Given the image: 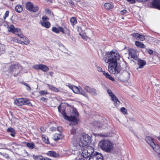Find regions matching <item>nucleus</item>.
Wrapping results in <instances>:
<instances>
[{"instance_id": "c756f323", "label": "nucleus", "mask_w": 160, "mask_h": 160, "mask_svg": "<svg viewBox=\"0 0 160 160\" xmlns=\"http://www.w3.org/2000/svg\"><path fill=\"white\" fill-rule=\"evenodd\" d=\"M27 146L31 149H32L35 148V145L33 143L28 142L26 144Z\"/></svg>"}, {"instance_id": "412c9836", "label": "nucleus", "mask_w": 160, "mask_h": 160, "mask_svg": "<svg viewBox=\"0 0 160 160\" xmlns=\"http://www.w3.org/2000/svg\"><path fill=\"white\" fill-rule=\"evenodd\" d=\"M63 136L61 134L56 133L54 134L53 136V139L57 141L58 140L62 139L63 138Z\"/></svg>"}, {"instance_id": "9b49d317", "label": "nucleus", "mask_w": 160, "mask_h": 160, "mask_svg": "<svg viewBox=\"0 0 160 160\" xmlns=\"http://www.w3.org/2000/svg\"><path fill=\"white\" fill-rule=\"evenodd\" d=\"M84 89L88 93L90 94L92 96H96L98 94V92L95 88H91L88 86H85L83 87Z\"/></svg>"}, {"instance_id": "6e6552de", "label": "nucleus", "mask_w": 160, "mask_h": 160, "mask_svg": "<svg viewBox=\"0 0 160 160\" xmlns=\"http://www.w3.org/2000/svg\"><path fill=\"white\" fill-rule=\"evenodd\" d=\"M25 6L27 10L33 12H37L39 9V8L38 6L33 5V3L30 2H26Z\"/></svg>"}, {"instance_id": "58836bf2", "label": "nucleus", "mask_w": 160, "mask_h": 160, "mask_svg": "<svg viewBox=\"0 0 160 160\" xmlns=\"http://www.w3.org/2000/svg\"><path fill=\"white\" fill-rule=\"evenodd\" d=\"M52 30L53 32L58 33H59L58 28H57L55 27H53L52 28Z\"/></svg>"}, {"instance_id": "f257e3e1", "label": "nucleus", "mask_w": 160, "mask_h": 160, "mask_svg": "<svg viewBox=\"0 0 160 160\" xmlns=\"http://www.w3.org/2000/svg\"><path fill=\"white\" fill-rule=\"evenodd\" d=\"M90 137L86 134H82L75 140L70 145V148L72 151L71 157L73 160H76L79 154L78 149L80 147H83L87 145L90 141Z\"/></svg>"}, {"instance_id": "49530a36", "label": "nucleus", "mask_w": 160, "mask_h": 160, "mask_svg": "<svg viewBox=\"0 0 160 160\" xmlns=\"http://www.w3.org/2000/svg\"><path fill=\"white\" fill-rule=\"evenodd\" d=\"M146 50L148 53L150 55H152L153 53V51L151 49H147Z\"/></svg>"}, {"instance_id": "dca6fc26", "label": "nucleus", "mask_w": 160, "mask_h": 160, "mask_svg": "<svg viewBox=\"0 0 160 160\" xmlns=\"http://www.w3.org/2000/svg\"><path fill=\"white\" fill-rule=\"evenodd\" d=\"M32 157L34 160H51V159L46 157H43L42 156H36L33 155Z\"/></svg>"}, {"instance_id": "603ef678", "label": "nucleus", "mask_w": 160, "mask_h": 160, "mask_svg": "<svg viewBox=\"0 0 160 160\" xmlns=\"http://www.w3.org/2000/svg\"><path fill=\"white\" fill-rule=\"evenodd\" d=\"M47 85L48 86V87H49V88L52 91L54 88V87L52 86V85H49V84H47Z\"/></svg>"}, {"instance_id": "ea45409f", "label": "nucleus", "mask_w": 160, "mask_h": 160, "mask_svg": "<svg viewBox=\"0 0 160 160\" xmlns=\"http://www.w3.org/2000/svg\"><path fill=\"white\" fill-rule=\"evenodd\" d=\"M15 28L13 25H11L8 28V31L12 32L14 31Z\"/></svg>"}, {"instance_id": "1a4fd4ad", "label": "nucleus", "mask_w": 160, "mask_h": 160, "mask_svg": "<svg viewBox=\"0 0 160 160\" xmlns=\"http://www.w3.org/2000/svg\"><path fill=\"white\" fill-rule=\"evenodd\" d=\"M14 103L18 106H21L23 105H29L31 104L28 100L24 98L16 99L14 100Z\"/></svg>"}, {"instance_id": "a18cd8bd", "label": "nucleus", "mask_w": 160, "mask_h": 160, "mask_svg": "<svg viewBox=\"0 0 160 160\" xmlns=\"http://www.w3.org/2000/svg\"><path fill=\"white\" fill-rule=\"evenodd\" d=\"M9 13V12L8 11H7L5 13L4 15V16L3 17L4 19H5L6 18L8 17Z\"/></svg>"}, {"instance_id": "052dcab7", "label": "nucleus", "mask_w": 160, "mask_h": 160, "mask_svg": "<svg viewBox=\"0 0 160 160\" xmlns=\"http://www.w3.org/2000/svg\"><path fill=\"white\" fill-rule=\"evenodd\" d=\"M61 105L60 104L59 105L58 107V111L60 112H61Z\"/></svg>"}, {"instance_id": "4468645a", "label": "nucleus", "mask_w": 160, "mask_h": 160, "mask_svg": "<svg viewBox=\"0 0 160 160\" xmlns=\"http://www.w3.org/2000/svg\"><path fill=\"white\" fill-rule=\"evenodd\" d=\"M19 66L18 64L12 65L9 66V70L11 72L16 71L18 69Z\"/></svg>"}, {"instance_id": "c03bdc74", "label": "nucleus", "mask_w": 160, "mask_h": 160, "mask_svg": "<svg viewBox=\"0 0 160 160\" xmlns=\"http://www.w3.org/2000/svg\"><path fill=\"white\" fill-rule=\"evenodd\" d=\"M42 22H46L47 20H48V18L46 16H44L42 18Z\"/></svg>"}, {"instance_id": "338daca9", "label": "nucleus", "mask_w": 160, "mask_h": 160, "mask_svg": "<svg viewBox=\"0 0 160 160\" xmlns=\"http://www.w3.org/2000/svg\"><path fill=\"white\" fill-rule=\"evenodd\" d=\"M49 74H50V75L51 76H52V75L53 74V72H49Z\"/></svg>"}, {"instance_id": "2eb2a0df", "label": "nucleus", "mask_w": 160, "mask_h": 160, "mask_svg": "<svg viewBox=\"0 0 160 160\" xmlns=\"http://www.w3.org/2000/svg\"><path fill=\"white\" fill-rule=\"evenodd\" d=\"M153 150L156 152L158 154L160 157V147L158 144H156L155 143L151 146Z\"/></svg>"}, {"instance_id": "c9c22d12", "label": "nucleus", "mask_w": 160, "mask_h": 160, "mask_svg": "<svg viewBox=\"0 0 160 160\" xmlns=\"http://www.w3.org/2000/svg\"><path fill=\"white\" fill-rule=\"evenodd\" d=\"M12 32L15 34L17 35L20 38L22 37L23 36V34L21 33V32H17L16 31H14Z\"/></svg>"}, {"instance_id": "4c0bfd02", "label": "nucleus", "mask_w": 160, "mask_h": 160, "mask_svg": "<svg viewBox=\"0 0 160 160\" xmlns=\"http://www.w3.org/2000/svg\"><path fill=\"white\" fill-rule=\"evenodd\" d=\"M121 112L123 113V114H127V109L124 107L120 109Z\"/></svg>"}, {"instance_id": "69168bd1", "label": "nucleus", "mask_w": 160, "mask_h": 160, "mask_svg": "<svg viewBox=\"0 0 160 160\" xmlns=\"http://www.w3.org/2000/svg\"><path fill=\"white\" fill-rule=\"evenodd\" d=\"M46 100V99L45 98H44V97H42V98H41L40 99V100H42V101L43 102H44Z\"/></svg>"}, {"instance_id": "f8f14e48", "label": "nucleus", "mask_w": 160, "mask_h": 160, "mask_svg": "<svg viewBox=\"0 0 160 160\" xmlns=\"http://www.w3.org/2000/svg\"><path fill=\"white\" fill-rule=\"evenodd\" d=\"M150 7L160 10V0H153L150 3Z\"/></svg>"}, {"instance_id": "6ab92c4d", "label": "nucleus", "mask_w": 160, "mask_h": 160, "mask_svg": "<svg viewBox=\"0 0 160 160\" xmlns=\"http://www.w3.org/2000/svg\"><path fill=\"white\" fill-rule=\"evenodd\" d=\"M145 140L147 143L151 146L153 144L155 143L153 141V139L152 137L149 136H147L146 137Z\"/></svg>"}, {"instance_id": "f03ea898", "label": "nucleus", "mask_w": 160, "mask_h": 160, "mask_svg": "<svg viewBox=\"0 0 160 160\" xmlns=\"http://www.w3.org/2000/svg\"><path fill=\"white\" fill-rule=\"evenodd\" d=\"M121 57L116 51L112 50L107 53L104 58L103 59L106 63L120 62Z\"/></svg>"}, {"instance_id": "3c124183", "label": "nucleus", "mask_w": 160, "mask_h": 160, "mask_svg": "<svg viewBox=\"0 0 160 160\" xmlns=\"http://www.w3.org/2000/svg\"><path fill=\"white\" fill-rule=\"evenodd\" d=\"M97 69L98 72H102L103 73V72L102 68L100 67H97Z\"/></svg>"}, {"instance_id": "7c9ffc66", "label": "nucleus", "mask_w": 160, "mask_h": 160, "mask_svg": "<svg viewBox=\"0 0 160 160\" xmlns=\"http://www.w3.org/2000/svg\"><path fill=\"white\" fill-rule=\"evenodd\" d=\"M70 22L71 24L73 25L77 23V21L75 18L72 17L70 19Z\"/></svg>"}, {"instance_id": "774afa93", "label": "nucleus", "mask_w": 160, "mask_h": 160, "mask_svg": "<svg viewBox=\"0 0 160 160\" xmlns=\"http://www.w3.org/2000/svg\"><path fill=\"white\" fill-rule=\"evenodd\" d=\"M46 12L47 13H50V11L48 9L46 10Z\"/></svg>"}, {"instance_id": "2f4dec72", "label": "nucleus", "mask_w": 160, "mask_h": 160, "mask_svg": "<svg viewBox=\"0 0 160 160\" xmlns=\"http://www.w3.org/2000/svg\"><path fill=\"white\" fill-rule=\"evenodd\" d=\"M76 127L75 126L72 127V129L70 130V133L72 134H75L76 133Z\"/></svg>"}, {"instance_id": "8fccbe9b", "label": "nucleus", "mask_w": 160, "mask_h": 160, "mask_svg": "<svg viewBox=\"0 0 160 160\" xmlns=\"http://www.w3.org/2000/svg\"><path fill=\"white\" fill-rule=\"evenodd\" d=\"M127 12V10L125 9H124L121 11L120 13L122 15H124Z\"/></svg>"}, {"instance_id": "e433bc0d", "label": "nucleus", "mask_w": 160, "mask_h": 160, "mask_svg": "<svg viewBox=\"0 0 160 160\" xmlns=\"http://www.w3.org/2000/svg\"><path fill=\"white\" fill-rule=\"evenodd\" d=\"M146 65V61L145 60L141 59V68H142L143 66Z\"/></svg>"}, {"instance_id": "f704fd0d", "label": "nucleus", "mask_w": 160, "mask_h": 160, "mask_svg": "<svg viewBox=\"0 0 160 160\" xmlns=\"http://www.w3.org/2000/svg\"><path fill=\"white\" fill-rule=\"evenodd\" d=\"M79 34L81 36L82 38L85 40L87 41L89 39V38L87 36H86L85 34H81V33H79Z\"/></svg>"}, {"instance_id": "4d7b16f0", "label": "nucleus", "mask_w": 160, "mask_h": 160, "mask_svg": "<svg viewBox=\"0 0 160 160\" xmlns=\"http://www.w3.org/2000/svg\"><path fill=\"white\" fill-rule=\"evenodd\" d=\"M17 40L18 42V43L21 44H24L23 43V41H22V39H21V40H18L17 39Z\"/></svg>"}, {"instance_id": "864d4df0", "label": "nucleus", "mask_w": 160, "mask_h": 160, "mask_svg": "<svg viewBox=\"0 0 160 160\" xmlns=\"http://www.w3.org/2000/svg\"><path fill=\"white\" fill-rule=\"evenodd\" d=\"M135 44L136 46L138 47H140V42L138 41H135Z\"/></svg>"}, {"instance_id": "39448f33", "label": "nucleus", "mask_w": 160, "mask_h": 160, "mask_svg": "<svg viewBox=\"0 0 160 160\" xmlns=\"http://www.w3.org/2000/svg\"><path fill=\"white\" fill-rule=\"evenodd\" d=\"M99 144L101 148L107 152H110L113 148V144L108 140L104 139L101 141Z\"/></svg>"}, {"instance_id": "bb28decb", "label": "nucleus", "mask_w": 160, "mask_h": 160, "mask_svg": "<svg viewBox=\"0 0 160 160\" xmlns=\"http://www.w3.org/2000/svg\"><path fill=\"white\" fill-rule=\"evenodd\" d=\"M105 8L106 9H110L113 8V5L112 4L109 3H106L104 5Z\"/></svg>"}, {"instance_id": "6e6d98bb", "label": "nucleus", "mask_w": 160, "mask_h": 160, "mask_svg": "<svg viewBox=\"0 0 160 160\" xmlns=\"http://www.w3.org/2000/svg\"><path fill=\"white\" fill-rule=\"evenodd\" d=\"M40 130L42 132H44L46 130V129L44 127H42L40 128Z\"/></svg>"}, {"instance_id": "393cba45", "label": "nucleus", "mask_w": 160, "mask_h": 160, "mask_svg": "<svg viewBox=\"0 0 160 160\" xmlns=\"http://www.w3.org/2000/svg\"><path fill=\"white\" fill-rule=\"evenodd\" d=\"M20 37L22 41H23L24 44L27 45L29 43V41L26 37L23 35V36Z\"/></svg>"}, {"instance_id": "20e7f679", "label": "nucleus", "mask_w": 160, "mask_h": 160, "mask_svg": "<svg viewBox=\"0 0 160 160\" xmlns=\"http://www.w3.org/2000/svg\"><path fill=\"white\" fill-rule=\"evenodd\" d=\"M120 62L109 63L108 65V70L111 73L114 74L116 77L120 73L121 69L120 67Z\"/></svg>"}, {"instance_id": "b1692460", "label": "nucleus", "mask_w": 160, "mask_h": 160, "mask_svg": "<svg viewBox=\"0 0 160 160\" xmlns=\"http://www.w3.org/2000/svg\"><path fill=\"white\" fill-rule=\"evenodd\" d=\"M43 72H47L49 70V68L46 66L42 64H40V69Z\"/></svg>"}, {"instance_id": "423d86ee", "label": "nucleus", "mask_w": 160, "mask_h": 160, "mask_svg": "<svg viewBox=\"0 0 160 160\" xmlns=\"http://www.w3.org/2000/svg\"><path fill=\"white\" fill-rule=\"evenodd\" d=\"M67 86L72 89L74 93L82 95L86 98H88V94L81 87H77L70 84H68Z\"/></svg>"}, {"instance_id": "5fc2aeb1", "label": "nucleus", "mask_w": 160, "mask_h": 160, "mask_svg": "<svg viewBox=\"0 0 160 160\" xmlns=\"http://www.w3.org/2000/svg\"><path fill=\"white\" fill-rule=\"evenodd\" d=\"M145 39V36L141 34V41H143Z\"/></svg>"}, {"instance_id": "e2e57ef3", "label": "nucleus", "mask_w": 160, "mask_h": 160, "mask_svg": "<svg viewBox=\"0 0 160 160\" xmlns=\"http://www.w3.org/2000/svg\"><path fill=\"white\" fill-rule=\"evenodd\" d=\"M53 91H54L56 92H58L59 91L58 89L57 88L54 87L53 88V89L52 90Z\"/></svg>"}, {"instance_id": "7ed1b4c3", "label": "nucleus", "mask_w": 160, "mask_h": 160, "mask_svg": "<svg viewBox=\"0 0 160 160\" xmlns=\"http://www.w3.org/2000/svg\"><path fill=\"white\" fill-rule=\"evenodd\" d=\"M86 149L90 156L88 160H103L102 155L98 152H95L92 147H88Z\"/></svg>"}, {"instance_id": "ddd939ff", "label": "nucleus", "mask_w": 160, "mask_h": 160, "mask_svg": "<svg viewBox=\"0 0 160 160\" xmlns=\"http://www.w3.org/2000/svg\"><path fill=\"white\" fill-rule=\"evenodd\" d=\"M82 155L84 158H80L79 160H88L87 158L90 156L86 149H85L82 151ZM70 157L72 159V160H73V158H71V156Z\"/></svg>"}, {"instance_id": "79ce46f5", "label": "nucleus", "mask_w": 160, "mask_h": 160, "mask_svg": "<svg viewBox=\"0 0 160 160\" xmlns=\"http://www.w3.org/2000/svg\"><path fill=\"white\" fill-rule=\"evenodd\" d=\"M40 66V64L35 65L33 66V68L36 70H39Z\"/></svg>"}, {"instance_id": "9d476101", "label": "nucleus", "mask_w": 160, "mask_h": 160, "mask_svg": "<svg viewBox=\"0 0 160 160\" xmlns=\"http://www.w3.org/2000/svg\"><path fill=\"white\" fill-rule=\"evenodd\" d=\"M75 115L74 116H68L66 114L64 110H63L62 112V114L64 117V118L67 120L71 121L73 122H77V119L76 117L78 116V112L75 111H73Z\"/></svg>"}, {"instance_id": "aec40b11", "label": "nucleus", "mask_w": 160, "mask_h": 160, "mask_svg": "<svg viewBox=\"0 0 160 160\" xmlns=\"http://www.w3.org/2000/svg\"><path fill=\"white\" fill-rule=\"evenodd\" d=\"M111 98L112 100L114 102V104L116 106H118L120 102L115 95H114V96L112 97Z\"/></svg>"}, {"instance_id": "c85d7f7f", "label": "nucleus", "mask_w": 160, "mask_h": 160, "mask_svg": "<svg viewBox=\"0 0 160 160\" xmlns=\"http://www.w3.org/2000/svg\"><path fill=\"white\" fill-rule=\"evenodd\" d=\"M133 39L139 40L140 39V34L138 33H134L132 34Z\"/></svg>"}, {"instance_id": "0eeeda50", "label": "nucleus", "mask_w": 160, "mask_h": 160, "mask_svg": "<svg viewBox=\"0 0 160 160\" xmlns=\"http://www.w3.org/2000/svg\"><path fill=\"white\" fill-rule=\"evenodd\" d=\"M130 71L128 70H121L120 73L117 75V78L122 82H124L128 80L130 78Z\"/></svg>"}, {"instance_id": "de8ad7c7", "label": "nucleus", "mask_w": 160, "mask_h": 160, "mask_svg": "<svg viewBox=\"0 0 160 160\" xmlns=\"http://www.w3.org/2000/svg\"><path fill=\"white\" fill-rule=\"evenodd\" d=\"M58 31L59 32L60 31L63 33H64V30L63 28L61 27H59L58 28Z\"/></svg>"}, {"instance_id": "72a5a7b5", "label": "nucleus", "mask_w": 160, "mask_h": 160, "mask_svg": "<svg viewBox=\"0 0 160 160\" xmlns=\"http://www.w3.org/2000/svg\"><path fill=\"white\" fill-rule=\"evenodd\" d=\"M39 93L41 96H42L47 94L48 92L46 91L42 90L39 92Z\"/></svg>"}, {"instance_id": "bf43d9fd", "label": "nucleus", "mask_w": 160, "mask_h": 160, "mask_svg": "<svg viewBox=\"0 0 160 160\" xmlns=\"http://www.w3.org/2000/svg\"><path fill=\"white\" fill-rule=\"evenodd\" d=\"M145 48V45L142 43L141 42V48Z\"/></svg>"}, {"instance_id": "cd10ccee", "label": "nucleus", "mask_w": 160, "mask_h": 160, "mask_svg": "<svg viewBox=\"0 0 160 160\" xmlns=\"http://www.w3.org/2000/svg\"><path fill=\"white\" fill-rule=\"evenodd\" d=\"M41 24L42 26L47 28H48L50 26V24L48 22H42V21H41Z\"/></svg>"}, {"instance_id": "09e8293b", "label": "nucleus", "mask_w": 160, "mask_h": 160, "mask_svg": "<svg viewBox=\"0 0 160 160\" xmlns=\"http://www.w3.org/2000/svg\"><path fill=\"white\" fill-rule=\"evenodd\" d=\"M127 1L132 3H134L135 2V0H127ZM137 1L139 2L140 0H136Z\"/></svg>"}, {"instance_id": "13d9d810", "label": "nucleus", "mask_w": 160, "mask_h": 160, "mask_svg": "<svg viewBox=\"0 0 160 160\" xmlns=\"http://www.w3.org/2000/svg\"><path fill=\"white\" fill-rule=\"evenodd\" d=\"M50 129L51 131H55L56 130V128L55 127H51L50 128Z\"/></svg>"}, {"instance_id": "473e14b6", "label": "nucleus", "mask_w": 160, "mask_h": 160, "mask_svg": "<svg viewBox=\"0 0 160 160\" xmlns=\"http://www.w3.org/2000/svg\"><path fill=\"white\" fill-rule=\"evenodd\" d=\"M42 140L46 143L48 144L49 143V141L48 140V138L47 137H44L42 136Z\"/></svg>"}, {"instance_id": "a211bd4d", "label": "nucleus", "mask_w": 160, "mask_h": 160, "mask_svg": "<svg viewBox=\"0 0 160 160\" xmlns=\"http://www.w3.org/2000/svg\"><path fill=\"white\" fill-rule=\"evenodd\" d=\"M129 54L132 58H133L134 60H136L138 58V57L136 55L134 49H130L129 50Z\"/></svg>"}, {"instance_id": "f3484780", "label": "nucleus", "mask_w": 160, "mask_h": 160, "mask_svg": "<svg viewBox=\"0 0 160 160\" xmlns=\"http://www.w3.org/2000/svg\"><path fill=\"white\" fill-rule=\"evenodd\" d=\"M47 154L48 156L52 157L54 158L58 157L59 155L58 153L53 151H49L47 153Z\"/></svg>"}, {"instance_id": "4be33fe9", "label": "nucleus", "mask_w": 160, "mask_h": 160, "mask_svg": "<svg viewBox=\"0 0 160 160\" xmlns=\"http://www.w3.org/2000/svg\"><path fill=\"white\" fill-rule=\"evenodd\" d=\"M103 74L106 78L111 80L113 81H115L114 79L108 72H105V71H103Z\"/></svg>"}, {"instance_id": "a878e982", "label": "nucleus", "mask_w": 160, "mask_h": 160, "mask_svg": "<svg viewBox=\"0 0 160 160\" xmlns=\"http://www.w3.org/2000/svg\"><path fill=\"white\" fill-rule=\"evenodd\" d=\"M15 11L18 12H21L23 10L22 7V5H17L15 8Z\"/></svg>"}, {"instance_id": "37998d69", "label": "nucleus", "mask_w": 160, "mask_h": 160, "mask_svg": "<svg viewBox=\"0 0 160 160\" xmlns=\"http://www.w3.org/2000/svg\"><path fill=\"white\" fill-rule=\"evenodd\" d=\"M22 84L23 85H25V86H26L27 87V90H28L29 91H30L31 90L30 87L28 83H26L25 82H23Z\"/></svg>"}, {"instance_id": "5701e85b", "label": "nucleus", "mask_w": 160, "mask_h": 160, "mask_svg": "<svg viewBox=\"0 0 160 160\" xmlns=\"http://www.w3.org/2000/svg\"><path fill=\"white\" fill-rule=\"evenodd\" d=\"M7 131L8 132H11V133H10V135L12 137H14L15 136V134H16V132L15 131V130L12 127H10L8 128L7 130Z\"/></svg>"}, {"instance_id": "a19ab883", "label": "nucleus", "mask_w": 160, "mask_h": 160, "mask_svg": "<svg viewBox=\"0 0 160 160\" xmlns=\"http://www.w3.org/2000/svg\"><path fill=\"white\" fill-rule=\"evenodd\" d=\"M107 92L111 97L113 96H114V95L113 93L110 90H108Z\"/></svg>"}, {"instance_id": "0e129e2a", "label": "nucleus", "mask_w": 160, "mask_h": 160, "mask_svg": "<svg viewBox=\"0 0 160 160\" xmlns=\"http://www.w3.org/2000/svg\"><path fill=\"white\" fill-rule=\"evenodd\" d=\"M16 31L17 32H21L20 29L19 28H17L15 29L14 31Z\"/></svg>"}, {"instance_id": "680f3d73", "label": "nucleus", "mask_w": 160, "mask_h": 160, "mask_svg": "<svg viewBox=\"0 0 160 160\" xmlns=\"http://www.w3.org/2000/svg\"><path fill=\"white\" fill-rule=\"evenodd\" d=\"M57 130L59 132H61L62 131V129L61 127H58L57 128Z\"/></svg>"}]
</instances>
